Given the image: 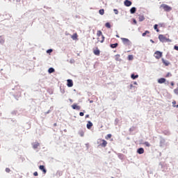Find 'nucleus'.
Instances as JSON below:
<instances>
[{"label":"nucleus","mask_w":178,"mask_h":178,"mask_svg":"<svg viewBox=\"0 0 178 178\" xmlns=\"http://www.w3.org/2000/svg\"><path fill=\"white\" fill-rule=\"evenodd\" d=\"M159 40L161 42H171L172 40H170V38H167L164 35H159Z\"/></svg>","instance_id":"1"},{"label":"nucleus","mask_w":178,"mask_h":178,"mask_svg":"<svg viewBox=\"0 0 178 178\" xmlns=\"http://www.w3.org/2000/svg\"><path fill=\"white\" fill-rule=\"evenodd\" d=\"M160 8H163L165 12H170L172 10V7L164 3L160 6Z\"/></svg>","instance_id":"2"},{"label":"nucleus","mask_w":178,"mask_h":178,"mask_svg":"<svg viewBox=\"0 0 178 178\" xmlns=\"http://www.w3.org/2000/svg\"><path fill=\"white\" fill-rule=\"evenodd\" d=\"M162 56H163V52L160 51H155L154 57L156 58V59L159 60L161 59V58H162Z\"/></svg>","instance_id":"3"},{"label":"nucleus","mask_w":178,"mask_h":178,"mask_svg":"<svg viewBox=\"0 0 178 178\" xmlns=\"http://www.w3.org/2000/svg\"><path fill=\"white\" fill-rule=\"evenodd\" d=\"M93 54L95 56H99L100 50L98 49V47H96V49H93Z\"/></svg>","instance_id":"4"},{"label":"nucleus","mask_w":178,"mask_h":178,"mask_svg":"<svg viewBox=\"0 0 178 178\" xmlns=\"http://www.w3.org/2000/svg\"><path fill=\"white\" fill-rule=\"evenodd\" d=\"M100 141L102 142V143L100 144V146L105 148L108 145L106 140L104 139H100Z\"/></svg>","instance_id":"5"},{"label":"nucleus","mask_w":178,"mask_h":178,"mask_svg":"<svg viewBox=\"0 0 178 178\" xmlns=\"http://www.w3.org/2000/svg\"><path fill=\"white\" fill-rule=\"evenodd\" d=\"M32 146L33 149H37V148H38L40 146V143L38 142H35L32 143Z\"/></svg>","instance_id":"6"},{"label":"nucleus","mask_w":178,"mask_h":178,"mask_svg":"<svg viewBox=\"0 0 178 178\" xmlns=\"http://www.w3.org/2000/svg\"><path fill=\"white\" fill-rule=\"evenodd\" d=\"M72 109H76V111H80L81 109V107L76 104H72Z\"/></svg>","instance_id":"7"},{"label":"nucleus","mask_w":178,"mask_h":178,"mask_svg":"<svg viewBox=\"0 0 178 178\" xmlns=\"http://www.w3.org/2000/svg\"><path fill=\"white\" fill-rule=\"evenodd\" d=\"M121 40H122L123 44H129V43H130V40L127 38H122Z\"/></svg>","instance_id":"8"},{"label":"nucleus","mask_w":178,"mask_h":178,"mask_svg":"<svg viewBox=\"0 0 178 178\" xmlns=\"http://www.w3.org/2000/svg\"><path fill=\"white\" fill-rule=\"evenodd\" d=\"M161 60L165 67H168L170 65V63L168 60H165L164 58H162Z\"/></svg>","instance_id":"9"},{"label":"nucleus","mask_w":178,"mask_h":178,"mask_svg":"<svg viewBox=\"0 0 178 178\" xmlns=\"http://www.w3.org/2000/svg\"><path fill=\"white\" fill-rule=\"evenodd\" d=\"M124 4L125 6L129 7L132 5V2L129 1V0H125L124 2Z\"/></svg>","instance_id":"10"},{"label":"nucleus","mask_w":178,"mask_h":178,"mask_svg":"<svg viewBox=\"0 0 178 178\" xmlns=\"http://www.w3.org/2000/svg\"><path fill=\"white\" fill-rule=\"evenodd\" d=\"M104 36L97 37V42L103 43L104 42Z\"/></svg>","instance_id":"11"},{"label":"nucleus","mask_w":178,"mask_h":178,"mask_svg":"<svg viewBox=\"0 0 178 178\" xmlns=\"http://www.w3.org/2000/svg\"><path fill=\"white\" fill-rule=\"evenodd\" d=\"M93 124L90 122V121H88V123L86 124V127L88 129H91V128L92 127Z\"/></svg>","instance_id":"12"},{"label":"nucleus","mask_w":178,"mask_h":178,"mask_svg":"<svg viewBox=\"0 0 178 178\" xmlns=\"http://www.w3.org/2000/svg\"><path fill=\"white\" fill-rule=\"evenodd\" d=\"M39 169L42 170L44 174L47 173V170L44 165H40Z\"/></svg>","instance_id":"13"},{"label":"nucleus","mask_w":178,"mask_h":178,"mask_svg":"<svg viewBox=\"0 0 178 178\" xmlns=\"http://www.w3.org/2000/svg\"><path fill=\"white\" fill-rule=\"evenodd\" d=\"M166 82V79L164 78H161L158 79V83L160 84L165 83Z\"/></svg>","instance_id":"14"},{"label":"nucleus","mask_w":178,"mask_h":178,"mask_svg":"<svg viewBox=\"0 0 178 178\" xmlns=\"http://www.w3.org/2000/svg\"><path fill=\"white\" fill-rule=\"evenodd\" d=\"M67 86L69 87V88H71L73 86V82H72V80L71 79H68L67 81Z\"/></svg>","instance_id":"15"},{"label":"nucleus","mask_w":178,"mask_h":178,"mask_svg":"<svg viewBox=\"0 0 178 178\" xmlns=\"http://www.w3.org/2000/svg\"><path fill=\"white\" fill-rule=\"evenodd\" d=\"M79 37V35L76 34V33H74L71 38L73 40H77V38Z\"/></svg>","instance_id":"16"},{"label":"nucleus","mask_w":178,"mask_h":178,"mask_svg":"<svg viewBox=\"0 0 178 178\" xmlns=\"http://www.w3.org/2000/svg\"><path fill=\"white\" fill-rule=\"evenodd\" d=\"M144 152H145V150L143 147H140V148L138 149V151H137V152L139 153V154H143Z\"/></svg>","instance_id":"17"},{"label":"nucleus","mask_w":178,"mask_h":178,"mask_svg":"<svg viewBox=\"0 0 178 178\" xmlns=\"http://www.w3.org/2000/svg\"><path fill=\"white\" fill-rule=\"evenodd\" d=\"M136 12V7H132V8L130 9V13H131V14H134Z\"/></svg>","instance_id":"18"},{"label":"nucleus","mask_w":178,"mask_h":178,"mask_svg":"<svg viewBox=\"0 0 178 178\" xmlns=\"http://www.w3.org/2000/svg\"><path fill=\"white\" fill-rule=\"evenodd\" d=\"M138 19L139 22H142L145 20V17L143 15H139Z\"/></svg>","instance_id":"19"},{"label":"nucleus","mask_w":178,"mask_h":178,"mask_svg":"<svg viewBox=\"0 0 178 178\" xmlns=\"http://www.w3.org/2000/svg\"><path fill=\"white\" fill-rule=\"evenodd\" d=\"M176 104H177V102L175 100H173L172 102L173 108H178V105H176Z\"/></svg>","instance_id":"20"},{"label":"nucleus","mask_w":178,"mask_h":178,"mask_svg":"<svg viewBox=\"0 0 178 178\" xmlns=\"http://www.w3.org/2000/svg\"><path fill=\"white\" fill-rule=\"evenodd\" d=\"M131 78L133 80H134V79L138 78V74L135 75L134 74H132L131 75Z\"/></svg>","instance_id":"21"},{"label":"nucleus","mask_w":178,"mask_h":178,"mask_svg":"<svg viewBox=\"0 0 178 178\" xmlns=\"http://www.w3.org/2000/svg\"><path fill=\"white\" fill-rule=\"evenodd\" d=\"M97 38L104 36L103 34H102V32L101 31H97Z\"/></svg>","instance_id":"22"},{"label":"nucleus","mask_w":178,"mask_h":178,"mask_svg":"<svg viewBox=\"0 0 178 178\" xmlns=\"http://www.w3.org/2000/svg\"><path fill=\"white\" fill-rule=\"evenodd\" d=\"M118 46H119V44H118V43H115V44H111V47L112 49L116 48V47H118Z\"/></svg>","instance_id":"23"},{"label":"nucleus","mask_w":178,"mask_h":178,"mask_svg":"<svg viewBox=\"0 0 178 178\" xmlns=\"http://www.w3.org/2000/svg\"><path fill=\"white\" fill-rule=\"evenodd\" d=\"M120 60V54L115 55V60L119 61Z\"/></svg>","instance_id":"24"},{"label":"nucleus","mask_w":178,"mask_h":178,"mask_svg":"<svg viewBox=\"0 0 178 178\" xmlns=\"http://www.w3.org/2000/svg\"><path fill=\"white\" fill-rule=\"evenodd\" d=\"M55 72V70L54 69V68H52V67H50V68H49V70H48V72L49 73H53V72Z\"/></svg>","instance_id":"25"},{"label":"nucleus","mask_w":178,"mask_h":178,"mask_svg":"<svg viewBox=\"0 0 178 178\" xmlns=\"http://www.w3.org/2000/svg\"><path fill=\"white\" fill-rule=\"evenodd\" d=\"M79 135H80L81 137H83L84 135H85V131H79Z\"/></svg>","instance_id":"26"},{"label":"nucleus","mask_w":178,"mask_h":178,"mask_svg":"<svg viewBox=\"0 0 178 178\" xmlns=\"http://www.w3.org/2000/svg\"><path fill=\"white\" fill-rule=\"evenodd\" d=\"M112 135L111 134H107V136L105 137L106 140H108L111 138Z\"/></svg>","instance_id":"27"},{"label":"nucleus","mask_w":178,"mask_h":178,"mask_svg":"<svg viewBox=\"0 0 178 178\" xmlns=\"http://www.w3.org/2000/svg\"><path fill=\"white\" fill-rule=\"evenodd\" d=\"M134 59V56L133 55H129L128 56V60H132Z\"/></svg>","instance_id":"28"},{"label":"nucleus","mask_w":178,"mask_h":178,"mask_svg":"<svg viewBox=\"0 0 178 178\" xmlns=\"http://www.w3.org/2000/svg\"><path fill=\"white\" fill-rule=\"evenodd\" d=\"M99 14L101 15H104V9H100L99 10Z\"/></svg>","instance_id":"29"},{"label":"nucleus","mask_w":178,"mask_h":178,"mask_svg":"<svg viewBox=\"0 0 178 178\" xmlns=\"http://www.w3.org/2000/svg\"><path fill=\"white\" fill-rule=\"evenodd\" d=\"M105 26H106V27H107V29H111V27L109 22L106 23Z\"/></svg>","instance_id":"30"},{"label":"nucleus","mask_w":178,"mask_h":178,"mask_svg":"<svg viewBox=\"0 0 178 178\" xmlns=\"http://www.w3.org/2000/svg\"><path fill=\"white\" fill-rule=\"evenodd\" d=\"M150 32L149 31H146L145 33H143V36L145 37L147 34H149Z\"/></svg>","instance_id":"31"},{"label":"nucleus","mask_w":178,"mask_h":178,"mask_svg":"<svg viewBox=\"0 0 178 178\" xmlns=\"http://www.w3.org/2000/svg\"><path fill=\"white\" fill-rule=\"evenodd\" d=\"M174 93L178 96V88H176V89H174Z\"/></svg>","instance_id":"32"},{"label":"nucleus","mask_w":178,"mask_h":178,"mask_svg":"<svg viewBox=\"0 0 178 178\" xmlns=\"http://www.w3.org/2000/svg\"><path fill=\"white\" fill-rule=\"evenodd\" d=\"M157 27H158V25H157V24H155V25L154 26V30H156L157 32H159V29H158Z\"/></svg>","instance_id":"33"},{"label":"nucleus","mask_w":178,"mask_h":178,"mask_svg":"<svg viewBox=\"0 0 178 178\" xmlns=\"http://www.w3.org/2000/svg\"><path fill=\"white\" fill-rule=\"evenodd\" d=\"M144 145L147 147H150V144L149 143V142H145L144 143Z\"/></svg>","instance_id":"34"},{"label":"nucleus","mask_w":178,"mask_h":178,"mask_svg":"<svg viewBox=\"0 0 178 178\" xmlns=\"http://www.w3.org/2000/svg\"><path fill=\"white\" fill-rule=\"evenodd\" d=\"M113 11H114V13H115V15H118V14H119V10H118V9H115H115L113 10Z\"/></svg>","instance_id":"35"},{"label":"nucleus","mask_w":178,"mask_h":178,"mask_svg":"<svg viewBox=\"0 0 178 178\" xmlns=\"http://www.w3.org/2000/svg\"><path fill=\"white\" fill-rule=\"evenodd\" d=\"M52 51H53V49H49L47 50V54H50V53H51Z\"/></svg>","instance_id":"36"},{"label":"nucleus","mask_w":178,"mask_h":178,"mask_svg":"<svg viewBox=\"0 0 178 178\" xmlns=\"http://www.w3.org/2000/svg\"><path fill=\"white\" fill-rule=\"evenodd\" d=\"M171 76L172 74L170 72H168L167 74L165 75V77H170Z\"/></svg>","instance_id":"37"},{"label":"nucleus","mask_w":178,"mask_h":178,"mask_svg":"<svg viewBox=\"0 0 178 178\" xmlns=\"http://www.w3.org/2000/svg\"><path fill=\"white\" fill-rule=\"evenodd\" d=\"M33 176L38 177V172L37 171H35V172H33Z\"/></svg>","instance_id":"38"},{"label":"nucleus","mask_w":178,"mask_h":178,"mask_svg":"<svg viewBox=\"0 0 178 178\" xmlns=\"http://www.w3.org/2000/svg\"><path fill=\"white\" fill-rule=\"evenodd\" d=\"M6 172L7 173H9V172H10V168H6Z\"/></svg>","instance_id":"39"},{"label":"nucleus","mask_w":178,"mask_h":178,"mask_svg":"<svg viewBox=\"0 0 178 178\" xmlns=\"http://www.w3.org/2000/svg\"><path fill=\"white\" fill-rule=\"evenodd\" d=\"M174 49L178 51V46H174Z\"/></svg>","instance_id":"40"},{"label":"nucleus","mask_w":178,"mask_h":178,"mask_svg":"<svg viewBox=\"0 0 178 178\" xmlns=\"http://www.w3.org/2000/svg\"><path fill=\"white\" fill-rule=\"evenodd\" d=\"M79 115L80 116H84V113H83V112L79 113Z\"/></svg>","instance_id":"41"},{"label":"nucleus","mask_w":178,"mask_h":178,"mask_svg":"<svg viewBox=\"0 0 178 178\" xmlns=\"http://www.w3.org/2000/svg\"><path fill=\"white\" fill-rule=\"evenodd\" d=\"M133 22L134 23V24H137V22L136 19H134Z\"/></svg>","instance_id":"42"},{"label":"nucleus","mask_w":178,"mask_h":178,"mask_svg":"<svg viewBox=\"0 0 178 178\" xmlns=\"http://www.w3.org/2000/svg\"><path fill=\"white\" fill-rule=\"evenodd\" d=\"M170 85H171L172 86H175L174 82H171V83H170Z\"/></svg>","instance_id":"43"},{"label":"nucleus","mask_w":178,"mask_h":178,"mask_svg":"<svg viewBox=\"0 0 178 178\" xmlns=\"http://www.w3.org/2000/svg\"><path fill=\"white\" fill-rule=\"evenodd\" d=\"M90 118V115H86V118Z\"/></svg>","instance_id":"44"},{"label":"nucleus","mask_w":178,"mask_h":178,"mask_svg":"<svg viewBox=\"0 0 178 178\" xmlns=\"http://www.w3.org/2000/svg\"><path fill=\"white\" fill-rule=\"evenodd\" d=\"M17 3H20L21 0H15Z\"/></svg>","instance_id":"45"},{"label":"nucleus","mask_w":178,"mask_h":178,"mask_svg":"<svg viewBox=\"0 0 178 178\" xmlns=\"http://www.w3.org/2000/svg\"><path fill=\"white\" fill-rule=\"evenodd\" d=\"M116 37H117V38H120V37L119 36V35H116Z\"/></svg>","instance_id":"46"},{"label":"nucleus","mask_w":178,"mask_h":178,"mask_svg":"<svg viewBox=\"0 0 178 178\" xmlns=\"http://www.w3.org/2000/svg\"><path fill=\"white\" fill-rule=\"evenodd\" d=\"M152 43H154V41L152 40H150Z\"/></svg>","instance_id":"47"},{"label":"nucleus","mask_w":178,"mask_h":178,"mask_svg":"<svg viewBox=\"0 0 178 178\" xmlns=\"http://www.w3.org/2000/svg\"><path fill=\"white\" fill-rule=\"evenodd\" d=\"M133 87V85H130V88H132Z\"/></svg>","instance_id":"48"},{"label":"nucleus","mask_w":178,"mask_h":178,"mask_svg":"<svg viewBox=\"0 0 178 178\" xmlns=\"http://www.w3.org/2000/svg\"><path fill=\"white\" fill-rule=\"evenodd\" d=\"M134 84H135V85H137V83H136V82H134Z\"/></svg>","instance_id":"49"},{"label":"nucleus","mask_w":178,"mask_h":178,"mask_svg":"<svg viewBox=\"0 0 178 178\" xmlns=\"http://www.w3.org/2000/svg\"><path fill=\"white\" fill-rule=\"evenodd\" d=\"M111 178H114L113 177H112Z\"/></svg>","instance_id":"50"}]
</instances>
